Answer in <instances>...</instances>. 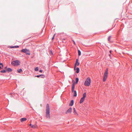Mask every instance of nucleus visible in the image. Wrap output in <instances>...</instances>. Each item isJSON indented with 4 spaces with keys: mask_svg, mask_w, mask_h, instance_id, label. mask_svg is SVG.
<instances>
[{
    "mask_svg": "<svg viewBox=\"0 0 132 132\" xmlns=\"http://www.w3.org/2000/svg\"><path fill=\"white\" fill-rule=\"evenodd\" d=\"M50 108L48 104H47L46 112V117L47 118L50 119Z\"/></svg>",
    "mask_w": 132,
    "mask_h": 132,
    "instance_id": "obj_1",
    "label": "nucleus"
},
{
    "mask_svg": "<svg viewBox=\"0 0 132 132\" xmlns=\"http://www.w3.org/2000/svg\"><path fill=\"white\" fill-rule=\"evenodd\" d=\"M108 68L106 69V70H105V72L104 74L103 75V81L104 82L105 81L107 78L108 76Z\"/></svg>",
    "mask_w": 132,
    "mask_h": 132,
    "instance_id": "obj_2",
    "label": "nucleus"
},
{
    "mask_svg": "<svg viewBox=\"0 0 132 132\" xmlns=\"http://www.w3.org/2000/svg\"><path fill=\"white\" fill-rule=\"evenodd\" d=\"M91 82L90 79L88 77L85 81L84 85L86 86H88L90 85Z\"/></svg>",
    "mask_w": 132,
    "mask_h": 132,
    "instance_id": "obj_3",
    "label": "nucleus"
},
{
    "mask_svg": "<svg viewBox=\"0 0 132 132\" xmlns=\"http://www.w3.org/2000/svg\"><path fill=\"white\" fill-rule=\"evenodd\" d=\"M11 64L14 66H18L20 64V62L18 60L14 61L12 62Z\"/></svg>",
    "mask_w": 132,
    "mask_h": 132,
    "instance_id": "obj_4",
    "label": "nucleus"
},
{
    "mask_svg": "<svg viewBox=\"0 0 132 132\" xmlns=\"http://www.w3.org/2000/svg\"><path fill=\"white\" fill-rule=\"evenodd\" d=\"M21 51L25 53L26 54L29 55H30V53L29 50L26 49H24Z\"/></svg>",
    "mask_w": 132,
    "mask_h": 132,
    "instance_id": "obj_5",
    "label": "nucleus"
},
{
    "mask_svg": "<svg viewBox=\"0 0 132 132\" xmlns=\"http://www.w3.org/2000/svg\"><path fill=\"white\" fill-rule=\"evenodd\" d=\"M83 97H82L80 101V104L82 103L85 100V98L86 97V93H84L83 95Z\"/></svg>",
    "mask_w": 132,
    "mask_h": 132,
    "instance_id": "obj_6",
    "label": "nucleus"
},
{
    "mask_svg": "<svg viewBox=\"0 0 132 132\" xmlns=\"http://www.w3.org/2000/svg\"><path fill=\"white\" fill-rule=\"evenodd\" d=\"M78 59H76V62L75 63V67H74L75 70V68H76V65H77L78 66L79 65V64H80L78 62Z\"/></svg>",
    "mask_w": 132,
    "mask_h": 132,
    "instance_id": "obj_7",
    "label": "nucleus"
},
{
    "mask_svg": "<svg viewBox=\"0 0 132 132\" xmlns=\"http://www.w3.org/2000/svg\"><path fill=\"white\" fill-rule=\"evenodd\" d=\"M71 112L72 108H70L66 111L65 113L66 114H68L69 113H70Z\"/></svg>",
    "mask_w": 132,
    "mask_h": 132,
    "instance_id": "obj_8",
    "label": "nucleus"
},
{
    "mask_svg": "<svg viewBox=\"0 0 132 132\" xmlns=\"http://www.w3.org/2000/svg\"><path fill=\"white\" fill-rule=\"evenodd\" d=\"M29 125L31 126V127L32 128H37V125H32L31 124H30Z\"/></svg>",
    "mask_w": 132,
    "mask_h": 132,
    "instance_id": "obj_9",
    "label": "nucleus"
},
{
    "mask_svg": "<svg viewBox=\"0 0 132 132\" xmlns=\"http://www.w3.org/2000/svg\"><path fill=\"white\" fill-rule=\"evenodd\" d=\"M73 113L76 116H78V114L77 112L76 111L75 109V108H74L73 109Z\"/></svg>",
    "mask_w": 132,
    "mask_h": 132,
    "instance_id": "obj_10",
    "label": "nucleus"
},
{
    "mask_svg": "<svg viewBox=\"0 0 132 132\" xmlns=\"http://www.w3.org/2000/svg\"><path fill=\"white\" fill-rule=\"evenodd\" d=\"M75 82H74L72 84V93H73V90H74L75 88Z\"/></svg>",
    "mask_w": 132,
    "mask_h": 132,
    "instance_id": "obj_11",
    "label": "nucleus"
},
{
    "mask_svg": "<svg viewBox=\"0 0 132 132\" xmlns=\"http://www.w3.org/2000/svg\"><path fill=\"white\" fill-rule=\"evenodd\" d=\"M27 120V119L26 118H23L21 119L20 121L21 122H23L24 121L26 120Z\"/></svg>",
    "mask_w": 132,
    "mask_h": 132,
    "instance_id": "obj_12",
    "label": "nucleus"
},
{
    "mask_svg": "<svg viewBox=\"0 0 132 132\" xmlns=\"http://www.w3.org/2000/svg\"><path fill=\"white\" fill-rule=\"evenodd\" d=\"M73 104V100H71L70 103L69 104L70 106H72Z\"/></svg>",
    "mask_w": 132,
    "mask_h": 132,
    "instance_id": "obj_13",
    "label": "nucleus"
},
{
    "mask_svg": "<svg viewBox=\"0 0 132 132\" xmlns=\"http://www.w3.org/2000/svg\"><path fill=\"white\" fill-rule=\"evenodd\" d=\"M6 71H7L8 72H11L12 71V70L10 68H7L6 69Z\"/></svg>",
    "mask_w": 132,
    "mask_h": 132,
    "instance_id": "obj_14",
    "label": "nucleus"
},
{
    "mask_svg": "<svg viewBox=\"0 0 132 132\" xmlns=\"http://www.w3.org/2000/svg\"><path fill=\"white\" fill-rule=\"evenodd\" d=\"M73 93H74L73 96L75 97L77 95V94L76 91H74L73 90Z\"/></svg>",
    "mask_w": 132,
    "mask_h": 132,
    "instance_id": "obj_15",
    "label": "nucleus"
},
{
    "mask_svg": "<svg viewBox=\"0 0 132 132\" xmlns=\"http://www.w3.org/2000/svg\"><path fill=\"white\" fill-rule=\"evenodd\" d=\"M19 47V46H12L10 47V48H18Z\"/></svg>",
    "mask_w": 132,
    "mask_h": 132,
    "instance_id": "obj_16",
    "label": "nucleus"
},
{
    "mask_svg": "<svg viewBox=\"0 0 132 132\" xmlns=\"http://www.w3.org/2000/svg\"><path fill=\"white\" fill-rule=\"evenodd\" d=\"M43 76V77H42V78H44L45 77V76L44 75H37L36 76L37 77H40V76Z\"/></svg>",
    "mask_w": 132,
    "mask_h": 132,
    "instance_id": "obj_17",
    "label": "nucleus"
},
{
    "mask_svg": "<svg viewBox=\"0 0 132 132\" xmlns=\"http://www.w3.org/2000/svg\"><path fill=\"white\" fill-rule=\"evenodd\" d=\"M76 72L77 73H78L79 72V68H78V67H77L76 68Z\"/></svg>",
    "mask_w": 132,
    "mask_h": 132,
    "instance_id": "obj_18",
    "label": "nucleus"
},
{
    "mask_svg": "<svg viewBox=\"0 0 132 132\" xmlns=\"http://www.w3.org/2000/svg\"><path fill=\"white\" fill-rule=\"evenodd\" d=\"M6 71L5 70H2L1 71V72L4 73H6Z\"/></svg>",
    "mask_w": 132,
    "mask_h": 132,
    "instance_id": "obj_19",
    "label": "nucleus"
},
{
    "mask_svg": "<svg viewBox=\"0 0 132 132\" xmlns=\"http://www.w3.org/2000/svg\"><path fill=\"white\" fill-rule=\"evenodd\" d=\"M22 71V70L21 69H20L17 70V71L19 73L21 72V71Z\"/></svg>",
    "mask_w": 132,
    "mask_h": 132,
    "instance_id": "obj_20",
    "label": "nucleus"
},
{
    "mask_svg": "<svg viewBox=\"0 0 132 132\" xmlns=\"http://www.w3.org/2000/svg\"><path fill=\"white\" fill-rule=\"evenodd\" d=\"M76 83L77 84L78 81L79 79L78 78H76Z\"/></svg>",
    "mask_w": 132,
    "mask_h": 132,
    "instance_id": "obj_21",
    "label": "nucleus"
},
{
    "mask_svg": "<svg viewBox=\"0 0 132 132\" xmlns=\"http://www.w3.org/2000/svg\"><path fill=\"white\" fill-rule=\"evenodd\" d=\"M78 55L79 56H80L81 55V52L79 50H78Z\"/></svg>",
    "mask_w": 132,
    "mask_h": 132,
    "instance_id": "obj_22",
    "label": "nucleus"
},
{
    "mask_svg": "<svg viewBox=\"0 0 132 132\" xmlns=\"http://www.w3.org/2000/svg\"><path fill=\"white\" fill-rule=\"evenodd\" d=\"M38 67L36 68L35 69V70L36 71H37L38 70Z\"/></svg>",
    "mask_w": 132,
    "mask_h": 132,
    "instance_id": "obj_23",
    "label": "nucleus"
},
{
    "mask_svg": "<svg viewBox=\"0 0 132 132\" xmlns=\"http://www.w3.org/2000/svg\"><path fill=\"white\" fill-rule=\"evenodd\" d=\"M111 38V36H109V37L108 38V40L109 41H110Z\"/></svg>",
    "mask_w": 132,
    "mask_h": 132,
    "instance_id": "obj_24",
    "label": "nucleus"
},
{
    "mask_svg": "<svg viewBox=\"0 0 132 132\" xmlns=\"http://www.w3.org/2000/svg\"><path fill=\"white\" fill-rule=\"evenodd\" d=\"M55 34H54V36H53V38H52V40H53V39H54V37L55 36Z\"/></svg>",
    "mask_w": 132,
    "mask_h": 132,
    "instance_id": "obj_25",
    "label": "nucleus"
},
{
    "mask_svg": "<svg viewBox=\"0 0 132 132\" xmlns=\"http://www.w3.org/2000/svg\"><path fill=\"white\" fill-rule=\"evenodd\" d=\"M0 65H2V67L3 66V64L2 63H0Z\"/></svg>",
    "mask_w": 132,
    "mask_h": 132,
    "instance_id": "obj_26",
    "label": "nucleus"
},
{
    "mask_svg": "<svg viewBox=\"0 0 132 132\" xmlns=\"http://www.w3.org/2000/svg\"><path fill=\"white\" fill-rule=\"evenodd\" d=\"M72 41H73V43L75 45H76V43H75V42L74 41V40H72Z\"/></svg>",
    "mask_w": 132,
    "mask_h": 132,
    "instance_id": "obj_27",
    "label": "nucleus"
},
{
    "mask_svg": "<svg viewBox=\"0 0 132 132\" xmlns=\"http://www.w3.org/2000/svg\"><path fill=\"white\" fill-rule=\"evenodd\" d=\"M4 69H7V67H4Z\"/></svg>",
    "mask_w": 132,
    "mask_h": 132,
    "instance_id": "obj_28",
    "label": "nucleus"
},
{
    "mask_svg": "<svg viewBox=\"0 0 132 132\" xmlns=\"http://www.w3.org/2000/svg\"><path fill=\"white\" fill-rule=\"evenodd\" d=\"M39 71L40 72H42V70H40V71Z\"/></svg>",
    "mask_w": 132,
    "mask_h": 132,
    "instance_id": "obj_29",
    "label": "nucleus"
},
{
    "mask_svg": "<svg viewBox=\"0 0 132 132\" xmlns=\"http://www.w3.org/2000/svg\"><path fill=\"white\" fill-rule=\"evenodd\" d=\"M51 54H53V53L51 51Z\"/></svg>",
    "mask_w": 132,
    "mask_h": 132,
    "instance_id": "obj_30",
    "label": "nucleus"
},
{
    "mask_svg": "<svg viewBox=\"0 0 132 132\" xmlns=\"http://www.w3.org/2000/svg\"><path fill=\"white\" fill-rule=\"evenodd\" d=\"M111 52H112L111 51H110V53H111Z\"/></svg>",
    "mask_w": 132,
    "mask_h": 132,
    "instance_id": "obj_31",
    "label": "nucleus"
},
{
    "mask_svg": "<svg viewBox=\"0 0 132 132\" xmlns=\"http://www.w3.org/2000/svg\"><path fill=\"white\" fill-rule=\"evenodd\" d=\"M1 68V67L0 66V69Z\"/></svg>",
    "mask_w": 132,
    "mask_h": 132,
    "instance_id": "obj_32",
    "label": "nucleus"
},
{
    "mask_svg": "<svg viewBox=\"0 0 132 132\" xmlns=\"http://www.w3.org/2000/svg\"><path fill=\"white\" fill-rule=\"evenodd\" d=\"M40 77H41V78H42V77H43V76H40Z\"/></svg>",
    "mask_w": 132,
    "mask_h": 132,
    "instance_id": "obj_33",
    "label": "nucleus"
}]
</instances>
